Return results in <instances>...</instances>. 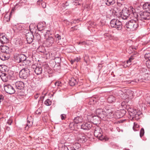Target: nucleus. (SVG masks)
<instances>
[{
    "label": "nucleus",
    "mask_w": 150,
    "mask_h": 150,
    "mask_svg": "<svg viewBox=\"0 0 150 150\" xmlns=\"http://www.w3.org/2000/svg\"><path fill=\"white\" fill-rule=\"evenodd\" d=\"M139 127V125H138L137 123H134V125L133 127V129L134 131H136L137 130L135 129L136 128H138Z\"/></svg>",
    "instance_id": "c03bdc74"
},
{
    "label": "nucleus",
    "mask_w": 150,
    "mask_h": 150,
    "mask_svg": "<svg viewBox=\"0 0 150 150\" xmlns=\"http://www.w3.org/2000/svg\"><path fill=\"white\" fill-rule=\"evenodd\" d=\"M107 111H108V112L107 113V118H110L115 117L114 116V113L110 109L107 110Z\"/></svg>",
    "instance_id": "aec40b11"
},
{
    "label": "nucleus",
    "mask_w": 150,
    "mask_h": 150,
    "mask_svg": "<svg viewBox=\"0 0 150 150\" xmlns=\"http://www.w3.org/2000/svg\"><path fill=\"white\" fill-rule=\"evenodd\" d=\"M103 111L101 109L98 108L97 109L96 111V114L99 117L100 116V115L101 114Z\"/></svg>",
    "instance_id": "7c9ffc66"
},
{
    "label": "nucleus",
    "mask_w": 150,
    "mask_h": 150,
    "mask_svg": "<svg viewBox=\"0 0 150 150\" xmlns=\"http://www.w3.org/2000/svg\"><path fill=\"white\" fill-rule=\"evenodd\" d=\"M127 91L123 92L121 91H119L118 93L120 96L123 99H125L127 98Z\"/></svg>",
    "instance_id": "a211bd4d"
},
{
    "label": "nucleus",
    "mask_w": 150,
    "mask_h": 150,
    "mask_svg": "<svg viewBox=\"0 0 150 150\" xmlns=\"http://www.w3.org/2000/svg\"><path fill=\"white\" fill-rule=\"evenodd\" d=\"M23 41L20 38H16L14 40L13 44L16 47H18L23 44Z\"/></svg>",
    "instance_id": "9d476101"
},
{
    "label": "nucleus",
    "mask_w": 150,
    "mask_h": 150,
    "mask_svg": "<svg viewBox=\"0 0 150 150\" xmlns=\"http://www.w3.org/2000/svg\"><path fill=\"white\" fill-rule=\"evenodd\" d=\"M10 20L9 16H8L7 15L5 16L4 18V22H8Z\"/></svg>",
    "instance_id": "37998d69"
},
{
    "label": "nucleus",
    "mask_w": 150,
    "mask_h": 150,
    "mask_svg": "<svg viewBox=\"0 0 150 150\" xmlns=\"http://www.w3.org/2000/svg\"><path fill=\"white\" fill-rule=\"evenodd\" d=\"M106 2L105 4L108 6L113 5L115 3V0H106Z\"/></svg>",
    "instance_id": "c85d7f7f"
},
{
    "label": "nucleus",
    "mask_w": 150,
    "mask_h": 150,
    "mask_svg": "<svg viewBox=\"0 0 150 150\" xmlns=\"http://www.w3.org/2000/svg\"><path fill=\"white\" fill-rule=\"evenodd\" d=\"M144 57L146 59H148V61H147L146 63H147V62L150 61V53H146L144 55Z\"/></svg>",
    "instance_id": "72a5a7b5"
},
{
    "label": "nucleus",
    "mask_w": 150,
    "mask_h": 150,
    "mask_svg": "<svg viewBox=\"0 0 150 150\" xmlns=\"http://www.w3.org/2000/svg\"><path fill=\"white\" fill-rule=\"evenodd\" d=\"M61 117L62 120H64L66 117V115L65 114H62L61 115Z\"/></svg>",
    "instance_id": "09e8293b"
},
{
    "label": "nucleus",
    "mask_w": 150,
    "mask_h": 150,
    "mask_svg": "<svg viewBox=\"0 0 150 150\" xmlns=\"http://www.w3.org/2000/svg\"><path fill=\"white\" fill-rule=\"evenodd\" d=\"M4 88L5 91L9 94H13L16 92L14 88L10 85L5 84L4 85Z\"/></svg>",
    "instance_id": "20e7f679"
},
{
    "label": "nucleus",
    "mask_w": 150,
    "mask_h": 150,
    "mask_svg": "<svg viewBox=\"0 0 150 150\" xmlns=\"http://www.w3.org/2000/svg\"><path fill=\"white\" fill-rule=\"evenodd\" d=\"M45 104L47 106H49L51 105V102L49 99H47L45 102Z\"/></svg>",
    "instance_id": "4c0bfd02"
},
{
    "label": "nucleus",
    "mask_w": 150,
    "mask_h": 150,
    "mask_svg": "<svg viewBox=\"0 0 150 150\" xmlns=\"http://www.w3.org/2000/svg\"><path fill=\"white\" fill-rule=\"evenodd\" d=\"M13 121L10 118L8 121L7 123L9 125H11V123H12Z\"/></svg>",
    "instance_id": "49530a36"
},
{
    "label": "nucleus",
    "mask_w": 150,
    "mask_h": 150,
    "mask_svg": "<svg viewBox=\"0 0 150 150\" xmlns=\"http://www.w3.org/2000/svg\"><path fill=\"white\" fill-rule=\"evenodd\" d=\"M86 139L85 136H82L81 137H80L79 140V141L83 143L86 142Z\"/></svg>",
    "instance_id": "473e14b6"
},
{
    "label": "nucleus",
    "mask_w": 150,
    "mask_h": 150,
    "mask_svg": "<svg viewBox=\"0 0 150 150\" xmlns=\"http://www.w3.org/2000/svg\"><path fill=\"white\" fill-rule=\"evenodd\" d=\"M0 41L1 43L4 44L7 43L8 40L6 36L3 34H0Z\"/></svg>",
    "instance_id": "4468645a"
},
{
    "label": "nucleus",
    "mask_w": 150,
    "mask_h": 150,
    "mask_svg": "<svg viewBox=\"0 0 150 150\" xmlns=\"http://www.w3.org/2000/svg\"><path fill=\"white\" fill-rule=\"evenodd\" d=\"M55 85L56 86H59V83L58 82H56Z\"/></svg>",
    "instance_id": "864d4df0"
},
{
    "label": "nucleus",
    "mask_w": 150,
    "mask_h": 150,
    "mask_svg": "<svg viewBox=\"0 0 150 150\" xmlns=\"http://www.w3.org/2000/svg\"><path fill=\"white\" fill-rule=\"evenodd\" d=\"M122 111L123 112H125V111H124V110H123Z\"/></svg>",
    "instance_id": "680f3d73"
},
{
    "label": "nucleus",
    "mask_w": 150,
    "mask_h": 150,
    "mask_svg": "<svg viewBox=\"0 0 150 150\" xmlns=\"http://www.w3.org/2000/svg\"><path fill=\"white\" fill-rule=\"evenodd\" d=\"M8 74H6L5 73H2L0 76L2 80L4 81H6L8 80Z\"/></svg>",
    "instance_id": "5701e85b"
},
{
    "label": "nucleus",
    "mask_w": 150,
    "mask_h": 150,
    "mask_svg": "<svg viewBox=\"0 0 150 150\" xmlns=\"http://www.w3.org/2000/svg\"><path fill=\"white\" fill-rule=\"evenodd\" d=\"M134 59L133 57L132 56L127 61V64L129 65L131 64V62L132 60Z\"/></svg>",
    "instance_id": "ea45409f"
},
{
    "label": "nucleus",
    "mask_w": 150,
    "mask_h": 150,
    "mask_svg": "<svg viewBox=\"0 0 150 150\" xmlns=\"http://www.w3.org/2000/svg\"><path fill=\"white\" fill-rule=\"evenodd\" d=\"M26 39L27 43L28 44H30L32 43L33 41V35L32 34L30 33L26 34Z\"/></svg>",
    "instance_id": "ddd939ff"
},
{
    "label": "nucleus",
    "mask_w": 150,
    "mask_h": 150,
    "mask_svg": "<svg viewBox=\"0 0 150 150\" xmlns=\"http://www.w3.org/2000/svg\"><path fill=\"white\" fill-rule=\"evenodd\" d=\"M73 125V123H70L69 125L70 127H72V126Z\"/></svg>",
    "instance_id": "13d9d810"
},
{
    "label": "nucleus",
    "mask_w": 150,
    "mask_h": 150,
    "mask_svg": "<svg viewBox=\"0 0 150 150\" xmlns=\"http://www.w3.org/2000/svg\"><path fill=\"white\" fill-rule=\"evenodd\" d=\"M129 15V11L125 9L122 10L121 13V17L122 19L126 20L127 18Z\"/></svg>",
    "instance_id": "0eeeda50"
},
{
    "label": "nucleus",
    "mask_w": 150,
    "mask_h": 150,
    "mask_svg": "<svg viewBox=\"0 0 150 150\" xmlns=\"http://www.w3.org/2000/svg\"><path fill=\"white\" fill-rule=\"evenodd\" d=\"M92 126V124L91 123H85L81 125V128L84 130H88Z\"/></svg>",
    "instance_id": "9b49d317"
},
{
    "label": "nucleus",
    "mask_w": 150,
    "mask_h": 150,
    "mask_svg": "<svg viewBox=\"0 0 150 150\" xmlns=\"http://www.w3.org/2000/svg\"><path fill=\"white\" fill-rule=\"evenodd\" d=\"M10 57V55L9 53H1L0 54V58L3 61L8 59Z\"/></svg>",
    "instance_id": "f8f14e48"
},
{
    "label": "nucleus",
    "mask_w": 150,
    "mask_h": 150,
    "mask_svg": "<svg viewBox=\"0 0 150 150\" xmlns=\"http://www.w3.org/2000/svg\"><path fill=\"white\" fill-rule=\"evenodd\" d=\"M142 20H147L150 19V13L148 11H141L139 13Z\"/></svg>",
    "instance_id": "39448f33"
},
{
    "label": "nucleus",
    "mask_w": 150,
    "mask_h": 150,
    "mask_svg": "<svg viewBox=\"0 0 150 150\" xmlns=\"http://www.w3.org/2000/svg\"><path fill=\"white\" fill-rule=\"evenodd\" d=\"M0 49L2 53H9V48L8 47L6 46H2L1 45Z\"/></svg>",
    "instance_id": "dca6fc26"
},
{
    "label": "nucleus",
    "mask_w": 150,
    "mask_h": 150,
    "mask_svg": "<svg viewBox=\"0 0 150 150\" xmlns=\"http://www.w3.org/2000/svg\"><path fill=\"white\" fill-rule=\"evenodd\" d=\"M80 146L81 145L80 144L78 143H76L73 145V146L72 147H74L76 149H77L80 148Z\"/></svg>",
    "instance_id": "e433bc0d"
},
{
    "label": "nucleus",
    "mask_w": 150,
    "mask_h": 150,
    "mask_svg": "<svg viewBox=\"0 0 150 150\" xmlns=\"http://www.w3.org/2000/svg\"><path fill=\"white\" fill-rule=\"evenodd\" d=\"M94 135L95 136L98 137L101 140H103L104 138V137L102 134L101 130L98 127H96L94 131Z\"/></svg>",
    "instance_id": "423d86ee"
},
{
    "label": "nucleus",
    "mask_w": 150,
    "mask_h": 150,
    "mask_svg": "<svg viewBox=\"0 0 150 150\" xmlns=\"http://www.w3.org/2000/svg\"><path fill=\"white\" fill-rule=\"evenodd\" d=\"M55 37L58 40H59L61 39V36L58 34H57L55 35Z\"/></svg>",
    "instance_id": "a18cd8bd"
},
{
    "label": "nucleus",
    "mask_w": 150,
    "mask_h": 150,
    "mask_svg": "<svg viewBox=\"0 0 150 150\" xmlns=\"http://www.w3.org/2000/svg\"><path fill=\"white\" fill-rule=\"evenodd\" d=\"M37 28H38V29H39V25H37Z\"/></svg>",
    "instance_id": "052dcab7"
},
{
    "label": "nucleus",
    "mask_w": 150,
    "mask_h": 150,
    "mask_svg": "<svg viewBox=\"0 0 150 150\" xmlns=\"http://www.w3.org/2000/svg\"><path fill=\"white\" fill-rule=\"evenodd\" d=\"M133 113L132 112V115H132L133 117H137V116L139 115V114L137 111L136 110H135L133 111Z\"/></svg>",
    "instance_id": "f704fd0d"
},
{
    "label": "nucleus",
    "mask_w": 150,
    "mask_h": 150,
    "mask_svg": "<svg viewBox=\"0 0 150 150\" xmlns=\"http://www.w3.org/2000/svg\"><path fill=\"white\" fill-rule=\"evenodd\" d=\"M82 120V117L77 116L74 118V121L75 123L77 124L81 123Z\"/></svg>",
    "instance_id": "412c9836"
},
{
    "label": "nucleus",
    "mask_w": 150,
    "mask_h": 150,
    "mask_svg": "<svg viewBox=\"0 0 150 150\" xmlns=\"http://www.w3.org/2000/svg\"><path fill=\"white\" fill-rule=\"evenodd\" d=\"M78 80L74 77L71 78L69 82V84L71 86H73L76 84Z\"/></svg>",
    "instance_id": "f3484780"
},
{
    "label": "nucleus",
    "mask_w": 150,
    "mask_h": 150,
    "mask_svg": "<svg viewBox=\"0 0 150 150\" xmlns=\"http://www.w3.org/2000/svg\"><path fill=\"white\" fill-rule=\"evenodd\" d=\"M27 122V124H26L25 127V130H28L30 127L31 126L32 124V122L31 121H30L28 120Z\"/></svg>",
    "instance_id": "c756f323"
},
{
    "label": "nucleus",
    "mask_w": 150,
    "mask_h": 150,
    "mask_svg": "<svg viewBox=\"0 0 150 150\" xmlns=\"http://www.w3.org/2000/svg\"><path fill=\"white\" fill-rule=\"evenodd\" d=\"M4 98V96L3 95H0V100H3Z\"/></svg>",
    "instance_id": "603ef678"
},
{
    "label": "nucleus",
    "mask_w": 150,
    "mask_h": 150,
    "mask_svg": "<svg viewBox=\"0 0 150 150\" xmlns=\"http://www.w3.org/2000/svg\"><path fill=\"white\" fill-rule=\"evenodd\" d=\"M39 95L38 94H37L35 95V98L36 99L38 98V97Z\"/></svg>",
    "instance_id": "6e6d98bb"
},
{
    "label": "nucleus",
    "mask_w": 150,
    "mask_h": 150,
    "mask_svg": "<svg viewBox=\"0 0 150 150\" xmlns=\"http://www.w3.org/2000/svg\"><path fill=\"white\" fill-rule=\"evenodd\" d=\"M149 105H150V102H149Z\"/></svg>",
    "instance_id": "0e129e2a"
},
{
    "label": "nucleus",
    "mask_w": 150,
    "mask_h": 150,
    "mask_svg": "<svg viewBox=\"0 0 150 150\" xmlns=\"http://www.w3.org/2000/svg\"><path fill=\"white\" fill-rule=\"evenodd\" d=\"M146 64L148 68L150 69V61L148 62Z\"/></svg>",
    "instance_id": "3c124183"
},
{
    "label": "nucleus",
    "mask_w": 150,
    "mask_h": 150,
    "mask_svg": "<svg viewBox=\"0 0 150 150\" xmlns=\"http://www.w3.org/2000/svg\"><path fill=\"white\" fill-rule=\"evenodd\" d=\"M137 47H135L134 46H132L129 47V50H131L132 52H133L135 50H136L137 49Z\"/></svg>",
    "instance_id": "79ce46f5"
},
{
    "label": "nucleus",
    "mask_w": 150,
    "mask_h": 150,
    "mask_svg": "<svg viewBox=\"0 0 150 150\" xmlns=\"http://www.w3.org/2000/svg\"><path fill=\"white\" fill-rule=\"evenodd\" d=\"M144 133V130L143 128H142L140 132V136L142 137Z\"/></svg>",
    "instance_id": "a19ab883"
},
{
    "label": "nucleus",
    "mask_w": 150,
    "mask_h": 150,
    "mask_svg": "<svg viewBox=\"0 0 150 150\" xmlns=\"http://www.w3.org/2000/svg\"><path fill=\"white\" fill-rule=\"evenodd\" d=\"M14 60L15 62L20 63V54H16L14 55L13 57Z\"/></svg>",
    "instance_id": "cd10ccee"
},
{
    "label": "nucleus",
    "mask_w": 150,
    "mask_h": 150,
    "mask_svg": "<svg viewBox=\"0 0 150 150\" xmlns=\"http://www.w3.org/2000/svg\"><path fill=\"white\" fill-rule=\"evenodd\" d=\"M88 40H87L86 41H82V42H83V45H88L89 43L88 42Z\"/></svg>",
    "instance_id": "8fccbe9b"
},
{
    "label": "nucleus",
    "mask_w": 150,
    "mask_h": 150,
    "mask_svg": "<svg viewBox=\"0 0 150 150\" xmlns=\"http://www.w3.org/2000/svg\"><path fill=\"white\" fill-rule=\"evenodd\" d=\"M104 37L107 40L110 39L112 38L111 35L108 33H105L104 34Z\"/></svg>",
    "instance_id": "2f4dec72"
},
{
    "label": "nucleus",
    "mask_w": 150,
    "mask_h": 150,
    "mask_svg": "<svg viewBox=\"0 0 150 150\" xmlns=\"http://www.w3.org/2000/svg\"><path fill=\"white\" fill-rule=\"evenodd\" d=\"M30 72L29 69L27 68H24L20 71L19 75L21 78L26 79L29 76Z\"/></svg>",
    "instance_id": "7ed1b4c3"
},
{
    "label": "nucleus",
    "mask_w": 150,
    "mask_h": 150,
    "mask_svg": "<svg viewBox=\"0 0 150 150\" xmlns=\"http://www.w3.org/2000/svg\"><path fill=\"white\" fill-rule=\"evenodd\" d=\"M35 72L37 75L40 74L42 73V69L40 67H37L35 69Z\"/></svg>",
    "instance_id": "b1692460"
},
{
    "label": "nucleus",
    "mask_w": 150,
    "mask_h": 150,
    "mask_svg": "<svg viewBox=\"0 0 150 150\" xmlns=\"http://www.w3.org/2000/svg\"><path fill=\"white\" fill-rule=\"evenodd\" d=\"M15 86L16 89L21 90L23 89L24 87V83L22 81H17L15 83Z\"/></svg>",
    "instance_id": "1a4fd4ad"
},
{
    "label": "nucleus",
    "mask_w": 150,
    "mask_h": 150,
    "mask_svg": "<svg viewBox=\"0 0 150 150\" xmlns=\"http://www.w3.org/2000/svg\"><path fill=\"white\" fill-rule=\"evenodd\" d=\"M110 24L112 28H115L118 30L121 31L122 28L121 22L117 19L112 20L110 21Z\"/></svg>",
    "instance_id": "f03ea898"
},
{
    "label": "nucleus",
    "mask_w": 150,
    "mask_h": 150,
    "mask_svg": "<svg viewBox=\"0 0 150 150\" xmlns=\"http://www.w3.org/2000/svg\"><path fill=\"white\" fill-rule=\"evenodd\" d=\"M84 60L87 64L89 63V57L88 55H86L84 57Z\"/></svg>",
    "instance_id": "c9c22d12"
},
{
    "label": "nucleus",
    "mask_w": 150,
    "mask_h": 150,
    "mask_svg": "<svg viewBox=\"0 0 150 150\" xmlns=\"http://www.w3.org/2000/svg\"><path fill=\"white\" fill-rule=\"evenodd\" d=\"M70 150H76V149L74 147H70Z\"/></svg>",
    "instance_id": "5fc2aeb1"
},
{
    "label": "nucleus",
    "mask_w": 150,
    "mask_h": 150,
    "mask_svg": "<svg viewBox=\"0 0 150 150\" xmlns=\"http://www.w3.org/2000/svg\"><path fill=\"white\" fill-rule=\"evenodd\" d=\"M59 150H69L67 146L64 145L62 146L61 147L59 148Z\"/></svg>",
    "instance_id": "58836bf2"
},
{
    "label": "nucleus",
    "mask_w": 150,
    "mask_h": 150,
    "mask_svg": "<svg viewBox=\"0 0 150 150\" xmlns=\"http://www.w3.org/2000/svg\"><path fill=\"white\" fill-rule=\"evenodd\" d=\"M127 98L132 99L134 95V92L131 91L129 90L127 91Z\"/></svg>",
    "instance_id": "a878e982"
},
{
    "label": "nucleus",
    "mask_w": 150,
    "mask_h": 150,
    "mask_svg": "<svg viewBox=\"0 0 150 150\" xmlns=\"http://www.w3.org/2000/svg\"><path fill=\"white\" fill-rule=\"evenodd\" d=\"M143 8L146 11H150V3L147 2L144 4L143 5Z\"/></svg>",
    "instance_id": "4be33fe9"
},
{
    "label": "nucleus",
    "mask_w": 150,
    "mask_h": 150,
    "mask_svg": "<svg viewBox=\"0 0 150 150\" xmlns=\"http://www.w3.org/2000/svg\"><path fill=\"white\" fill-rule=\"evenodd\" d=\"M65 5H66V6H67L68 5V4L67 2H66L65 4Z\"/></svg>",
    "instance_id": "bf43d9fd"
},
{
    "label": "nucleus",
    "mask_w": 150,
    "mask_h": 150,
    "mask_svg": "<svg viewBox=\"0 0 150 150\" xmlns=\"http://www.w3.org/2000/svg\"><path fill=\"white\" fill-rule=\"evenodd\" d=\"M79 60H80V59H79V58H78V57L76 58V59H75L74 60V61H71V63L72 64H73V63L75 61H76V62H78V61Z\"/></svg>",
    "instance_id": "de8ad7c7"
},
{
    "label": "nucleus",
    "mask_w": 150,
    "mask_h": 150,
    "mask_svg": "<svg viewBox=\"0 0 150 150\" xmlns=\"http://www.w3.org/2000/svg\"><path fill=\"white\" fill-rule=\"evenodd\" d=\"M54 42V39L52 37H49L45 42L46 46L47 47H50L52 45Z\"/></svg>",
    "instance_id": "6e6552de"
},
{
    "label": "nucleus",
    "mask_w": 150,
    "mask_h": 150,
    "mask_svg": "<svg viewBox=\"0 0 150 150\" xmlns=\"http://www.w3.org/2000/svg\"><path fill=\"white\" fill-rule=\"evenodd\" d=\"M40 112H38V114H40Z\"/></svg>",
    "instance_id": "69168bd1"
},
{
    "label": "nucleus",
    "mask_w": 150,
    "mask_h": 150,
    "mask_svg": "<svg viewBox=\"0 0 150 150\" xmlns=\"http://www.w3.org/2000/svg\"><path fill=\"white\" fill-rule=\"evenodd\" d=\"M108 112V111H107V110L105 111L103 110L101 114L100 115L99 117L104 120H107V113Z\"/></svg>",
    "instance_id": "2eb2a0df"
},
{
    "label": "nucleus",
    "mask_w": 150,
    "mask_h": 150,
    "mask_svg": "<svg viewBox=\"0 0 150 150\" xmlns=\"http://www.w3.org/2000/svg\"><path fill=\"white\" fill-rule=\"evenodd\" d=\"M83 42H79V43H78V44L79 45H83Z\"/></svg>",
    "instance_id": "4d7b16f0"
},
{
    "label": "nucleus",
    "mask_w": 150,
    "mask_h": 150,
    "mask_svg": "<svg viewBox=\"0 0 150 150\" xmlns=\"http://www.w3.org/2000/svg\"><path fill=\"white\" fill-rule=\"evenodd\" d=\"M115 98L113 96H110L107 99L109 103L115 102Z\"/></svg>",
    "instance_id": "bb28decb"
},
{
    "label": "nucleus",
    "mask_w": 150,
    "mask_h": 150,
    "mask_svg": "<svg viewBox=\"0 0 150 150\" xmlns=\"http://www.w3.org/2000/svg\"><path fill=\"white\" fill-rule=\"evenodd\" d=\"M26 57L25 55L23 54H20V62L23 63V65H26L25 64V62L26 61Z\"/></svg>",
    "instance_id": "6ab92c4d"
},
{
    "label": "nucleus",
    "mask_w": 150,
    "mask_h": 150,
    "mask_svg": "<svg viewBox=\"0 0 150 150\" xmlns=\"http://www.w3.org/2000/svg\"><path fill=\"white\" fill-rule=\"evenodd\" d=\"M138 22L135 20H132L127 22L125 25L128 31L134 30L138 27Z\"/></svg>",
    "instance_id": "f257e3e1"
},
{
    "label": "nucleus",
    "mask_w": 150,
    "mask_h": 150,
    "mask_svg": "<svg viewBox=\"0 0 150 150\" xmlns=\"http://www.w3.org/2000/svg\"><path fill=\"white\" fill-rule=\"evenodd\" d=\"M43 0H38L37 2V4L38 5H40L41 4L43 8H45L46 7V4L44 2L42 1Z\"/></svg>",
    "instance_id": "393cba45"
},
{
    "label": "nucleus",
    "mask_w": 150,
    "mask_h": 150,
    "mask_svg": "<svg viewBox=\"0 0 150 150\" xmlns=\"http://www.w3.org/2000/svg\"><path fill=\"white\" fill-rule=\"evenodd\" d=\"M100 65H101V64H99L98 65V67L100 66Z\"/></svg>",
    "instance_id": "e2e57ef3"
}]
</instances>
